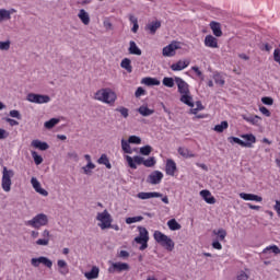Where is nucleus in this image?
Here are the masks:
<instances>
[{
  "mask_svg": "<svg viewBox=\"0 0 280 280\" xmlns=\"http://www.w3.org/2000/svg\"><path fill=\"white\" fill-rule=\"evenodd\" d=\"M243 119L245 121H248V124H252L253 126H259V121H261V117H259L258 115H255V116L243 115Z\"/></svg>",
  "mask_w": 280,
  "mask_h": 280,
  "instance_id": "nucleus-29",
  "label": "nucleus"
},
{
  "mask_svg": "<svg viewBox=\"0 0 280 280\" xmlns=\"http://www.w3.org/2000/svg\"><path fill=\"white\" fill-rule=\"evenodd\" d=\"M160 27H161V21L156 20V21L149 23L145 26V30H149L150 34L154 35V34H156V30H160Z\"/></svg>",
  "mask_w": 280,
  "mask_h": 280,
  "instance_id": "nucleus-27",
  "label": "nucleus"
},
{
  "mask_svg": "<svg viewBox=\"0 0 280 280\" xmlns=\"http://www.w3.org/2000/svg\"><path fill=\"white\" fill-rule=\"evenodd\" d=\"M10 117H12L13 119H23V116L21 115V112L16 110V109H12L9 112Z\"/></svg>",
  "mask_w": 280,
  "mask_h": 280,
  "instance_id": "nucleus-51",
  "label": "nucleus"
},
{
  "mask_svg": "<svg viewBox=\"0 0 280 280\" xmlns=\"http://www.w3.org/2000/svg\"><path fill=\"white\" fill-rule=\"evenodd\" d=\"M12 178H14V171L3 167L2 171V189L3 191H10L12 189Z\"/></svg>",
  "mask_w": 280,
  "mask_h": 280,
  "instance_id": "nucleus-4",
  "label": "nucleus"
},
{
  "mask_svg": "<svg viewBox=\"0 0 280 280\" xmlns=\"http://www.w3.org/2000/svg\"><path fill=\"white\" fill-rule=\"evenodd\" d=\"M36 244L37 246H49V238H38Z\"/></svg>",
  "mask_w": 280,
  "mask_h": 280,
  "instance_id": "nucleus-57",
  "label": "nucleus"
},
{
  "mask_svg": "<svg viewBox=\"0 0 280 280\" xmlns=\"http://www.w3.org/2000/svg\"><path fill=\"white\" fill-rule=\"evenodd\" d=\"M116 112L120 113L121 117H124L125 119H128V117L130 115L129 109L126 107H118V108H116Z\"/></svg>",
  "mask_w": 280,
  "mask_h": 280,
  "instance_id": "nucleus-50",
  "label": "nucleus"
},
{
  "mask_svg": "<svg viewBox=\"0 0 280 280\" xmlns=\"http://www.w3.org/2000/svg\"><path fill=\"white\" fill-rule=\"evenodd\" d=\"M31 145L33 148H36L37 150H42V152L49 150V144L47 142H43L40 140H33Z\"/></svg>",
  "mask_w": 280,
  "mask_h": 280,
  "instance_id": "nucleus-24",
  "label": "nucleus"
},
{
  "mask_svg": "<svg viewBox=\"0 0 280 280\" xmlns=\"http://www.w3.org/2000/svg\"><path fill=\"white\" fill-rule=\"evenodd\" d=\"M153 237H154L155 242H158V244L163 246V248H165L166 250H168V252L174 250V246H175L174 241L172 238H170V236L163 234V232L155 231L153 234Z\"/></svg>",
  "mask_w": 280,
  "mask_h": 280,
  "instance_id": "nucleus-2",
  "label": "nucleus"
},
{
  "mask_svg": "<svg viewBox=\"0 0 280 280\" xmlns=\"http://www.w3.org/2000/svg\"><path fill=\"white\" fill-rule=\"evenodd\" d=\"M165 172L167 176H174L176 174V162L174 160L170 159L166 161Z\"/></svg>",
  "mask_w": 280,
  "mask_h": 280,
  "instance_id": "nucleus-19",
  "label": "nucleus"
},
{
  "mask_svg": "<svg viewBox=\"0 0 280 280\" xmlns=\"http://www.w3.org/2000/svg\"><path fill=\"white\" fill-rule=\"evenodd\" d=\"M126 161L131 170H137V165H143L144 163L143 158L139 155L133 156V159L130 155H126Z\"/></svg>",
  "mask_w": 280,
  "mask_h": 280,
  "instance_id": "nucleus-11",
  "label": "nucleus"
},
{
  "mask_svg": "<svg viewBox=\"0 0 280 280\" xmlns=\"http://www.w3.org/2000/svg\"><path fill=\"white\" fill-rule=\"evenodd\" d=\"M128 51L129 54H131V56H141L142 54L139 46H137V43H135L133 40L129 42Z\"/></svg>",
  "mask_w": 280,
  "mask_h": 280,
  "instance_id": "nucleus-26",
  "label": "nucleus"
},
{
  "mask_svg": "<svg viewBox=\"0 0 280 280\" xmlns=\"http://www.w3.org/2000/svg\"><path fill=\"white\" fill-rule=\"evenodd\" d=\"M140 154H142V156H150V154H152V147L150 144L141 147Z\"/></svg>",
  "mask_w": 280,
  "mask_h": 280,
  "instance_id": "nucleus-44",
  "label": "nucleus"
},
{
  "mask_svg": "<svg viewBox=\"0 0 280 280\" xmlns=\"http://www.w3.org/2000/svg\"><path fill=\"white\" fill-rule=\"evenodd\" d=\"M189 67V61L179 60L176 63L171 66L172 71H183V69H187Z\"/></svg>",
  "mask_w": 280,
  "mask_h": 280,
  "instance_id": "nucleus-25",
  "label": "nucleus"
},
{
  "mask_svg": "<svg viewBox=\"0 0 280 280\" xmlns=\"http://www.w3.org/2000/svg\"><path fill=\"white\" fill-rule=\"evenodd\" d=\"M26 100L32 104H49V102H51V97H49V95L35 93L27 94Z\"/></svg>",
  "mask_w": 280,
  "mask_h": 280,
  "instance_id": "nucleus-6",
  "label": "nucleus"
},
{
  "mask_svg": "<svg viewBox=\"0 0 280 280\" xmlns=\"http://www.w3.org/2000/svg\"><path fill=\"white\" fill-rule=\"evenodd\" d=\"M96 220L101 222L98 226L102 229V231L106 229H110V224H113V217H110V213H108V210L98 212L96 215Z\"/></svg>",
  "mask_w": 280,
  "mask_h": 280,
  "instance_id": "nucleus-5",
  "label": "nucleus"
},
{
  "mask_svg": "<svg viewBox=\"0 0 280 280\" xmlns=\"http://www.w3.org/2000/svg\"><path fill=\"white\" fill-rule=\"evenodd\" d=\"M121 149L125 154H132V147H130V141L121 139Z\"/></svg>",
  "mask_w": 280,
  "mask_h": 280,
  "instance_id": "nucleus-35",
  "label": "nucleus"
},
{
  "mask_svg": "<svg viewBox=\"0 0 280 280\" xmlns=\"http://www.w3.org/2000/svg\"><path fill=\"white\" fill-rule=\"evenodd\" d=\"M203 43L206 47H210L211 49H218V38H215L213 35H207Z\"/></svg>",
  "mask_w": 280,
  "mask_h": 280,
  "instance_id": "nucleus-18",
  "label": "nucleus"
},
{
  "mask_svg": "<svg viewBox=\"0 0 280 280\" xmlns=\"http://www.w3.org/2000/svg\"><path fill=\"white\" fill-rule=\"evenodd\" d=\"M98 165H105L107 170H112L113 165L110 164V160H108V155L105 153L101 155V158L97 160Z\"/></svg>",
  "mask_w": 280,
  "mask_h": 280,
  "instance_id": "nucleus-33",
  "label": "nucleus"
},
{
  "mask_svg": "<svg viewBox=\"0 0 280 280\" xmlns=\"http://www.w3.org/2000/svg\"><path fill=\"white\" fill-rule=\"evenodd\" d=\"M210 30L212 31V34L217 36V38H220L222 36V24H220L219 22H210Z\"/></svg>",
  "mask_w": 280,
  "mask_h": 280,
  "instance_id": "nucleus-17",
  "label": "nucleus"
},
{
  "mask_svg": "<svg viewBox=\"0 0 280 280\" xmlns=\"http://www.w3.org/2000/svg\"><path fill=\"white\" fill-rule=\"evenodd\" d=\"M212 248H214L215 250H222V244L220 243V241H213Z\"/></svg>",
  "mask_w": 280,
  "mask_h": 280,
  "instance_id": "nucleus-60",
  "label": "nucleus"
},
{
  "mask_svg": "<svg viewBox=\"0 0 280 280\" xmlns=\"http://www.w3.org/2000/svg\"><path fill=\"white\" fill-rule=\"evenodd\" d=\"M213 80H214L215 84H219L220 86H224V80L222 79V75L214 74Z\"/></svg>",
  "mask_w": 280,
  "mask_h": 280,
  "instance_id": "nucleus-56",
  "label": "nucleus"
},
{
  "mask_svg": "<svg viewBox=\"0 0 280 280\" xmlns=\"http://www.w3.org/2000/svg\"><path fill=\"white\" fill-rule=\"evenodd\" d=\"M175 82L177 84L178 93L180 95H187L189 94V84L185 82V80L180 79V77H175Z\"/></svg>",
  "mask_w": 280,
  "mask_h": 280,
  "instance_id": "nucleus-9",
  "label": "nucleus"
},
{
  "mask_svg": "<svg viewBox=\"0 0 280 280\" xmlns=\"http://www.w3.org/2000/svg\"><path fill=\"white\" fill-rule=\"evenodd\" d=\"M121 69H126L127 73H132V60L124 58L120 62Z\"/></svg>",
  "mask_w": 280,
  "mask_h": 280,
  "instance_id": "nucleus-31",
  "label": "nucleus"
},
{
  "mask_svg": "<svg viewBox=\"0 0 280 280\" xmlns=\"http://www.w3.org/2000/svg\"><path fill=\"white\" fill-rule=\"evenodd\" d=\"M226 128H229V121L223 120V121H221L220 125H215L213 130H214V132H224V130H226Z\"/></svg>",
  "mask_w": 280,
  "mask_h": 280,
  "instance_id": "nucleus-41",
  "label": "nucleus"
},
{
  "mask_svg": "<svg viewBox=\"0 0 280 280\" xmlns=\"http://www.w3.org/2000/svg\"><path fill=\"white\" fill-rule=\"evenodd\" d=\"M113 268L108 269V272H115V270H117V272H124L126 270H130V265H128V262H114Z\"/></svg>",
  "mask_w": 280,
  "mask_h": 280,
  "instance_id": "nucleus-14",
  "label": "nucleus"
},
{
  "mask_svg": "<svg viewBox=\"0 0 280 280\" xmlns=\"http://www.w3.org/2000/svg\"><path fill=\"white\" fill-rule=\"evenodd\" d=\"M167 226L171 231H180L182 229L180 223L176 222V219H171L167 222Z\"/></svg>",
  "mask_w": 280,
  "mask_h": 280,
  "instance_id": "nucleus-38",
  "label": "nucleus"
},
{
  "mask_svg": "<svg viewBox=\"0 0 280 280\" xmlns=\"http://www.w3.org/2000/svg\"><path fill=\"white\" fill-rule=\"evenodd\" d=\"M250 279V276L246 273V271H240V273L236 276V280H248Z\"/></svg>",
  "mask_w": 280,
  "mask_h": 280,
  "instance_id": "nucleus-55",
  "label": "nucleus"
},
{
  "mask_svg": "<svg viewBox=\"0 0 280 280\" xmlns=\"http://www.w3.org/2000/svg\"><path fill=\"white\" fill-rule=\"evenodd\" d=\"M162 84L164 86H167L168 89H174V79L170 77H165L162 81Z\"/></svg>",
  "mask_w": 280,
  "mask_h": 280,
  "instance_id": "nucleus-46",
  "label": "nucleus"
},
{
  "mask_svg": "<svg viewBox=\"0 0 280 280\" xmlns=\"http://www.w3.org/2000/svg\"><path fill=\"white\" fill-rule=\"evenodd\" d=\"M213 235H217L220 242H224L226 240V230L219 229L212 231Z\"/></svg>",
  "mask_w": 280,
  "mask_h": 280,
  "instance_id": "nucleus-37",
  "label": "nucleus"
},
{
  "mask_svg": "<svg viewBox=\"0 0 280 280\" xmlns=\"http://www.w3.org/2000/svg\"><path fill=\"white\" fill-rule=\"evenodd\" d=\"M144 167H154L156 165V159L154 156H151L143 162Z\"/></svg>",
  "mask_w": 280,
  "mask_h": 280,
  "instance_id": "nucleus-47",
  "label": "nucleus"
},
{
  "mask_svg": "<svg viewBox=\"0 0 280 280\" xmlns=\"http://www.w3.org/2000/svg\"><path fill=\"white\" fill-rule=\"evenodd\" d=\"M84 277L88 280L97 279V277H100V267L93 266L91 271L84 273Z\"/></svg>",
  "mask_w": 280,
  "mask_h": 280,
  "instance_id": "nucleus-21",
  "label": "nucleus"
},
{
  "mask_svg": "<svg viewBox=\"0 0 280 280\" xmlns=\"http://www.w3.org/2000/svg\"><path fill=\"white\" fill-rule=\"evenodd\" d=\"M32 187L35 189L37 194H40V196H49V192L40 187V182L36 177L31 178Z\"/></svg>",
  "mask_w": 280,
  "mask_h": 280,
  "instance_id": "nucleus-12",
  "label": "nucleus"
},
{
  "mask_svg": "<svg viewBox=\"0 0 280 280\" xmlns=\"http://www.w3.org/2000/svg\"><path fill=\"white\" fill-rule=\"evenodd\" d=\"M139 236L135 237L136 243H141L145 241H150V236L148 234V229L143 226H138Z\"/></svg>",
  "mask_w": 280,
  "mask_h": 280,
  "instance_id": "nucleus-13",
  "label": "nucleus"
},
{
  "mask_svg": "<svg viewBox=\"0 0 280 280\" xmlns=\"http://www.w3.org/2000/svg\"><path fill=\"white\" fill-rule=\"evenodd\" d=\"M137 198L140 200H150V198H163V194L161 192H139Z\"/></svg>",
  "mask_w": 280,
  "mask_h": 280,
  "instance_id": "nucleus-16",
  "label": "nucleus"
},
{
  "mask_svg": "<svg viewBox=\"0 0 280 280\" xmlns=\"http://www.w3.org/2000/svg\"><path fill=\"white\" fill-rule=\"evenodd\" d=\"M10 40L0 42V51H9L10 50Z\"/></svg>",
  "mask_w": 280,
  "mask_h": 280,
  "instance_id": "nucleus-53",
  "label": "nucleus"
},
{
  "mask_svg": "<svg viewBox=\"0 0 280 280\" xmlns=\"http://www.w3.org/2000/svg\"><path fill=\"white\" fill-rule=\"evenodd\" d=\"M240 198L243 200H249L254 202H261L264 198L261 196L255 195V194H246V192H241Z\"/></svg>",
  "mask_w": 280,
  "mask_h": 280,
  "instance_id": "nucleus-15",
  "label": "nucleus"
},
{
  "mask_svg": "<svg viewBox=\"0 0 280 280\" xmlns=\"http://www.w3.org/2000/svg\"><path fill=\"white\" fill-rule=\"evenodd\" d=\"M40 264H43V266H46V268H51L54 266V261H51V259H49L45 256H40L38 258L31 259V266H33L34 268H38V266H40Z\"/></svg>",
  "mask_w": 280,
  "mask_h": 280,
  "instance_id": "nucleus-8",
  "label": "nucleus"
},
{
  "mask_svg": "<svg viewBox=\"0 0 280 280\" xmlns=\"http://www.w3.org/2000/svg\"><path fill=\"white\" fill-rule=\"evenodd\" d=\"M142 84H145L147 86H160L161 81L154 78L147 77L142 79Z\"/></svg>",
  "mask_w": 280,
  "mask_h": 280,
  "instance_id": "nucleus-30",
  "label": "nucleus"
},
{
  "mask_svg": "<svg viewBox=\"0 0 280 280\" xmlns=\"http://www.w3.org/2000/svg\"><path fill=\"white\" fill-rule=\"evenodd\" d=\"M180 102L183 104H186V106H189L190 108H194V97H191L189 94H182Z\"/></svg>",
  "mask_w": 280,
  "mask_h": 280,
  "instance_id": "nucleus-32",
  "label": "nucleus"
},
{
  "mask_svg": "<svg viewBox=\"0 0 280 280\" xmlns=\"http://www.w3.org/2000/svg\"><path fill=\"white\" fill-rule=\"evenodd\" d=\"M161 180H163V174L160 171H153L147 178L150 185H160Z\"/></svg>",
  "mask_w": 280,
  "mask_h": 280,
  "instance_id": "nucleus-10",
  "label": "nucleus"
},
{
  "mask_svg": "<svg viewBox=\"0 0 280 280\" xmlns=\"http://www.w3.org/2000/svg\"><path fill=\"white\" fill-rule=\"evenodd\" d=\"M58 268H60L59 272L60 275H68L69 268H67V261L60 259L57 261Z\"/></svg>",
  "mask_w": 280,
  "mask_h": 280,
  "instance_id": "nucleus-36",
  "label": "nucleus"
},
{
  "mask_svg": "<svg viewBox=\"0 0 280 280\" xmlns=\"http://www.w3.org/2000/svg\"><path fill=\"white\" fill-rule=\"evenodd\" d=\"M60 124V119L58 118H51L50 120H47L44 126L47 128V130H51L56 125Z\"/></svg>",
  "mask_w": 280,
  "mask_h": 280,
  "instance_id": "nucleus-42",
  "label": "nucleus"
},
{
  "mask_svg": "<svg viewBox=\"0 0 280 280\" xmlns=\"http://www.w3.org/2000/svg\"><path fill=\"white\" fill-rule=\"evenodd\" d=\"M242 139H245V143H248L249 145H243V148H253V143H257V138L253 133H245L241 136Z\"/></svg>",
  "mask_w": 280,
  "mask_h": 280,
  "instance_id": "nucleus-20",
  "label": "nucleus"
},
{
  "mask_svg": "<svg viewBox=\"0 0 280 280\" xmlns=\"http://www.w3.org/2000/svg\"><path fill=\"white\" fill-rule=\"evenodd\" d=\"M259 110L262 115H265V117H270V110L268 108H266V106H260Z\"/></svg>",
  "mask_w": 280,
  "mask_h": 280,
  "instance_id": "nucleus-59",
  "label": "nucleus"
},
{
  "mask_svg": "<svg viewBox=\"0 0 280 280\" xmlns=\"http://www.w3.org/2000/svg\"><path fill=\"white\" fill-rule=\"evenodd\" d=\"M10 11L5 9H0V23L1 21H5V19H11Z\"/></svg>",
  "mask_w": 280,
  "mask_h": 280,
  "instance_id": "nucleus-49",
  "label": "nucleus"
},
{
  "mask_svg": "<svg viewBox=\"0 0 280 280\" xmlns=\"http://www.w3.org/2000/svg\"><path fill=\"white\" fill-rule=\"evenodd\" d=\"M128 141L129 143H133L135 145L141 144V138L138 136H130Z\"/></svg>",
  "mask_w": 280,
  "mask_h": 280,
  "instance_id": "nucleus-52",
  "label": "nucleus"
},
{
  "mask_svg": "<svg viewBox=\"0 0 280 280\" xmlns=\"http://www.w3.org/2000/svg\"><path fill=\"white\" fill-rule=\"evenodd\" d=\"M138 113L142 115V117H150V115H154V109H150L148 106L142 105L138 108Z\"/></svg>",
  "mask_w": 280,
  "mask_h": 280,
  "instance_id": "nucleus-34",
  "label": "nucleus"
},
{
  "mask_svg": "<svg viewBox=\"0 0 280 280\" xmlns=\"http://www.w3.org/2000/svg\"><path fill=\"white\" fill-rule=\"evenodd\" d=\"M78 18L80 19L81 23H83V25H89V23H91V16L84 9L79 11Z\"/></svg>",
  "mask_w": 280,
  "mask_h": 280,
  "instance_id": "nucleus-23",
  "label": "nucleus"
},
{
  "mask_svg": "<svg viewBox=\"0 0 280 280\" xmlns=\"http://www.w3.org/2000/svg\"><path fill=\"white\" fill-rule=\"evenodd\" d=\"M262 104H265L266 106H272L275 104V100H272V97L270 96H264L261 98Z\"/></svg>",
  "mask_w": 280,
  "mask_h": 280,
  "instance_id": "nucleus-54",
  "label": "nucleus"
},
{
  "mask_svg": "<svg viewBox=\"0 0 280 280\" xmlns=\"http://www.w3.org/2000/svg\"><path fill=\"white\" fill-rule=\"evenodd\" d=\"M141 95H145V90L143 88H138L136 93H135V96L136 97H141Z\"/></svg>",
  "mask_w": 280,
  "mask_h": 280,
  "instance_id": "nucleus-61",
  "label": "nucleus"
},
{
  "mask_svg": "<svg viewBox=\"0 0 280 280\" xmlns=\"http://www.w3.org/2000/svg\"><path fill=\"white\" fill-rule=\"evenodd\" d=\"M5 122L9 124L10 126H19V121L12 118H5Z\"/></svg>",
  "mask_w": 280,
  "mask_h": 280,
  "instance_id": "nucleus-63",
  "label": "nucleus"
},
{
  "mask_svg": "<svg viewBox=\"0 0 280 280\" xmlns=\"http://www.w3.org/2000/svg\"><path fill=\"white\" fill-rule=\"evenodd\" d=\"M228 140L230 141V143H232V145H234V143H237V145H241L242 148H244V145H250L249 143H246L244 140L237 137H229Z\"/></svg>",
  "mask_w": 280,
  "mask_h": 280,
  "instance_id": "nucleus-39",
  "label": "nucleus"
},
{
  "mask_svg": "<svg viewBox=\"0 0 280 280\" xmlns=\"http://www.w3.org/2000/svg\"><path fill=\"white\" fill-rule=\"evenodd\" d=\"M177 152L184 159H194V158H196V154L191 153V151H189V149H187V148L179 147Z\"/></svg>",
  "mask_w": 280,
  "mask_h": 280,
  "instance_id": "nucleus-28",
  "label": "nucleus"
},
{
  "mask_svg": "<svg viewBox=\"0 0 280 280\" xmlns=\"http://www.w3.org/2000/svg\"><path fill=\"white\" fill-rule=\"evenodd\" d=\"M82 170L84 174H86V176H91V174H93V171L91 170H95V165L93 164V162H90L85 166H83Z\"/></svg>",
  "mask_w": 280,
  "mask_h": 280,
  "instance_id": "nucleus-43",
  "label": "nucleus"
},
{
  "mask_svg": "<svg viewBox=\"0 0 280 280\" xmlns=\"http://www.w3.org/2000/svg\"><path fill=\"white\" fill-rule=\"evenodd\" d=\"M275 210L277 211V213H278V215L280 218V201L279 200L276 201Z\"/></svg>",
  "mask_w": 280,
  "mask_h": 280,
  "instance_id": "nucleus-64",
  "label": "nucleus"
},
{
  "mask_svg": "<svg viewBox=\"0 0 280 280\" xmlns=\"http://www.w3.org/2000/svg\"><path fill=\"white\" fill-rule=\"evenodd\" d=\"M200 196L208 205H215V197L211 196V191L201 190Z\"/></svg>",
  "mask_w": 280,
  "mask_h": 280,
  "instance_id": "nucleus-22",
  "label": "nucleus"
},
{
  "mask_svg": "<svg viewBox=\"0 0 280 280\" xmlns=\"http://www.w3.org/2000/svg\"><path fill=\"white\" fill-rule=\"evenodd\" d=\"M10 137V132L5 129H0V139H8Z\"/></svg>",
  "mask_w": 280,
  "mask_h": 280,
  "instance_id": "nucleus-62",
  "label": "nucleus"
},
{
  "mask_svg": "<svg viewBox=\"0 0 280 280\" xmlns=\"http://www.w3.org/2000/svg\"><path fill=\"white\" fill-rule=\"evenodd\" d=\"M94 100H97V102H103L104 104H109V106H113L115 102H117V94L106 88V89H101L96 91L94 94Z\"/></svg>",
  "mask_w": 280,
  "mask_h": 280,
  "instance_id": "nucleus-1",
  "label": "nucleus"
},
{
  "mask_svg": "<svg viewBox=\"0 0 280 280\" xmlns=\"http://www.w3.org/2000/svg\"><path fill=\"white\" fill-rule=\"evenodd\" d=\"M176 49H180V43L173 42L162 50V56L165 58H172V56H176Z\"/></svg>",
  "mask_w": 280,
  "mask_h": 280,
  "instance_id": "nucleus-7",
  "label": "nucleus"
},
{
  "mask_svg": "<svg viewBox=\"0 0 280 280\" xmlns=\"http://www.w3.org/2000/svg\"><path fill=\"white\" fill-rule=\"evenodd\" d=\"M47 224H49V218L45 213H39L25 222L26 226H32L33 229H40V226H47Z\"/></svg>",
  "mask_w": 280,
  "mask_h": 280,
  "instance_id": "nucleus-3",
  "label": "nucleus"
},
{
  "mask_svg": "<svg viewBox=\"0 0 280 280\" xmlns=\"http://www.w3.org/2000/svg\"><path fill=\"white\" fill-rule=\"evenodd\" d=\"M68 159H72V161H80V158L78 156V152L75 151H72V152H68L67 154Z\"/></svg>",
  "mask_w": 280,
  "mask_h": 280,
  "instance_id": "nucleus-58",
  "label": "nucleus"
},
{
  "mask_svg": "<svg viewBox=\"0 0 280 280\" xmlns=\"http://www.w3.org/2000/svg\"><path fill=\"white\" fill-rule=\"evenodd\" d=\"M143 220L142 215L139 217H129L126 219V224H135V222H141Z\"/></svg>",
  "mask_w": 280,
  "mask_h": 280,
  "instance_id": "nucleus-48",
  "label": "nucleus"
},
{
  "mask_svg": "<svg viewBox=\"0 0 280 280\" xmlns=\"http://www.w3.org/2000/svg\"><path fill=\"white\" fill-rule=\"evenodd\" d=\"M31 154L35 165H40L43 163V156H40L38 152L32 151Z\"/></svg>",
  "mask_w": 280,
  "mask_h": 280,
  "instance_id": "nucleus-45",
  "label": "nucleus"
},
{
  "mask_svg": "<svg viewBox=\"0 0 280 280\" xmlns=\"http://www.w3.org/2000/svg\"><path fill=\"white\" fill-rule=\"evenodd\" d=\"M270 250L273 253V255H280V249H279V246H277V245H270V246L266 247L262 250V254L268 255V253H270Z\"/></svg>",
  "mask_w": 280,
  "mask_h": 280,
  "instance_id": "nucleus-40",
  "label": "nucleus"
}]
</instances>
